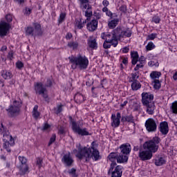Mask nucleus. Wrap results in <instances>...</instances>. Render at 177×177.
I'll return each instance as SVG.
<instances>
[{
    "mask_svg": "<svg viewBox=\"0 0 177 177\" xmlns=\"http://www.w3.org/2000/svg\"><path fill=\"white\" fill-rule=\"evenodd\" d=\"M0 132L3 133V148L6 150L8 153H10L12 151L10 147L15 146V138L10 135L9 131H6V129L3 127V124L2 123L0 125Z\"/></svg>",
    "mask_w": 177,
    "mask_h": 177,
    "instance_id": "f257e3e1",
    "label": "nucleus"
},
{
    "mask_svg": "<svg viewBox=\"0 0 177 177\" xmlns=\"http://www.w3.org/2000/svg\"><path fill=\"white\" fill-rule=\"evenodd\" d=\"M23 106V100L21 99L13 100L12 103L6 109L8 116L10 118H16L20 115L21 113V107Z\"/></svg>",
    "mask_w": 177,
    "mask_h": 177,
    "instance_id": "f03ea898",
    "label": "nucleus"
},
{
    "mask_svg": "<svg viewBox=\"0 0 177 177\" xmlns=\"http://www.w3.org/2000/svg\"><path fill=\"white\" fill-rule=\"evenodd\" d=\"M69 62L71 64L72 70H75L77 67L80 70H84L88 67V58L83 57L81 55H78L77 57L71 56L68 57Z\"/></svg>",
    "mask_w": 177,
    "mask_h": 177,
    "instance_id": "7ed1b4c3",
    "label": "nucleus"
},
{
    "mask_svg": "<svg viewBox=\"0 0 177 177\" xmlns=\"http://www.w3.org/2000/svg\"><path fill=\"white\" fill-rule=\"evenodd\" d=\"M73 153L80 161L83 158H86V161H88V158H89V148L83 147L80 143L76 144V149L73 150Z\"/></svg>",
    "mask_w": 177,
    "mask_h": 177,
    "instance_id": "20e7f679",
    "label": "nucleus"
},
{
    "mask_svg": "<svg viewBox=\"0 0 177 177\" xmlns=\"http://www.w3.org/2000/svg\"><path fill=\"white\" fill-rule=\"evenodd\" d=\"M161 142V138L158 136L153 137L151 140H149L145 142L143 145V147L145 150H148L153 153H157L158 151V149L160 147V142Z\"/></svg>",
    "mask_w": 177,
    "mask_h": 177,
    "instance_id": "39448f33",
    "label": "nucleus"
},
{
    "mask_svg": "<svg viewBox=\"0 0 177 177\" xmlns=\"http://www.w3.org/2000/svg\"><path fill=\"white\" fill-rule=\"evenodd\" d=\"M34 91L36 95L42 96L46 103H49V102H50V98H49V95H48V90L46 89V87L44 86V83L41 82H35Z\"/></svg>",
    "mask_w": 177,
    "mask_h": 177,
    "instance_id": "423d86ee",
    "label": "nucleus"
},
{
    "mask_svg": "<svg viewBox=\"0 0 177 177\" xmlns=\"http://www.w3.org/2000/svg\"><path fill=\"white\" fill-rule=\"evenodd\" d=\"M32 26H28L26 29V35H30V37H42L44 31L41 28V24L38 22H34Z\"/></svg>",
    "mask_w": 177,
    "mask_h": 177,
    "instance_id": "0eeeda50",
    "label": "nucleus"
},
{
    "mask_svg": "<svg viewBox=\"0 0 177 177\" xmlns=\"http://www.w3.org/2000/svg\"><path fill=\"white\" fill-rule=\"evenodd\" d=\"M107 161L115 162L118 164H124V162H128V157L127 156H122L119 154L118 152H111L106 157Z\"/></svg>",
    "mask_w": 177,
    "mask_h": 177,
    "instance_id": "6e6552de",
    "label": "nucleus"
},
{
    "mask_svg": "<svg viewBox=\"0 0 177 177\" xmlns=\"http://www.w3.org/2000/svg\"><path fill=\"white\" fill-rule=\"evenodd\" d=\"M69 121L73 132L78 133V135H81V136H88V135H89V132L85 129H81L78 122H77L71 116H69Z\"/></svg>",
    "mask_w": 177,
    "mask_h": 177,
    "instance_id": "1a4fd4ad",
    "label": "nucleus"
},
{
    "mask_svg": "<svg viewBox=\"0 0 177 177\" xmlns=\"http://www.w3.org/2000/svg\"><path fill=\"white\" fill-rule=\"evenodd\" d=\"M110 169L109 172H111V177H122V166L118 165L117 162H111Z\"/></svg>",
    "mask_w": 177,
    "mask_h": 177,
    "instance_id": "9d476101",
    "label": "nucleus"
},
{
    "mask_svg": "<svg viewBox=\"0 0 177 177\" xmlns=\"http://www.w3.org/2000/svg\"><path fill=\"white\" fill-rule=\"evenodd\" d=\"M84 16L86 17L85 21H82V19H75V27L78 30H82L84 28V24H86L87 30H89V11H84Z\"/></svg>",
    "mask_w": 177,
    "mask_h": 177,
    "instance_id": "9b49d317",
    "label": "nucleus"
},
{
    "mask_svg": "<svg viewBox=\"0 0 177 177\" xmlns=\"http://www.w3.org/2000/svg\"><path fill=\"white\" fill-rule=\"evenodd\" d=\"M101 38L102 39L111 42L113 48H116L117 45H118V40L115 39V37L113 35V32H102L101 33Z\"/></svg>",
    "mask_w": 177,
    "mask_h": 177,
    "instance_id": "f8f14e48",
    "label": "nucleus"
},
{
    "mask_svg": "<svg viewBox=\"0 0 177 177\" xmlns=\"http://www.w3.org/2000/svg\"><path fill=\"white\" fill-rule=\"evenodd\" d=\"M145 125L147 132H156L157 131V122L153 118H148L145 121Z\"/></svg>",
    "mask_w": 177,
    "mask_h": 177,
    "instance_id": "ddd939ff",
    "label": "nucleus"
},
{
    "mask_svg": "<svg viewBox=\"0 0 177 177\" xmlns=\"http://www.w3.org/2000/svg\"><path fill=\"white\" fill-rule=\"evenodd\" d=\"M111 125L113 128H118L121 125V113H112L111 116Z\"/></svg>",
    "mask_w": 177,
    "mask_h": 177,
    "instance_id": "4468645a",
    "label": "nucleus"
},
{
    "mask_svg": "<svg viewBox=\"0 0 177 177\" xmlns=\"http://www.w3.org/2000/svg\"><path fill=\"white\" fill-rule=\"evenodd\" d=\"M141 102L143 106L154 102H153V100H154V95L151 94V93L143 92L141 94Z\"/></svg>",
    "mask_w": 177,
    "mask_h": 177,
    "instance_id": "2eb2a0df",
    "label": "nucleus"
},
{
    "mask_svg": "<svg viewBox=\"0 0 177 177\" xmlns=\"http://www.w3.org/2000/svg\"><path fill=\"white\" fill-rule=\"evenodd\" d=\"M121 153L120 156H127V160L129 158V154H131V151H132V147H131V144L125 143L122 144L120 147Z\"/></svg>",
    "mask_w": 177,
    "mask_h": 177,
    "instance_id": "dca6fc26",
    "label": "nucleus"
},
{
    "mask_svg": "<svg viewBox=\"0 0 177 177\" xmlns=\"http://www.w3.org/2000/svg\"><path fill=\"white\" fill-rule=\"evenodd\" d=\"M138 157L141 161H149L153 158V153L151 151L147 150L140 151Z\"/></svg>",
    "mask_w": 177,
    "mask_h": 177,
    "instance_id": "f3484780",
    "label": "nucleus"
},
{
    "mask_svg": "<svg viewBox=\"0 0 177 177\" xmlns=\"http://www.w3.org/2000/svg\"><path fill=\"white\" fill-rule=\"evenodd\" d=\"M10 24L5 21L0 23V37H6L8 32L10 30Z\"/></svg>",
    "mask_w": 177,
    "mask_h": 177,
    "instance_id": "a211bd4d",
    "label": "nucleus"
},
{
    "mask_svg": "<svg viewBox=\"0 0 177 177\" xmlns=\"http://www.w3.org/2000/svg\"><path fill=\"white\" fill-rule=\"evenodd\" d=\"M61 161L65 167H72L73 164H74V159H73V157L71 156V153L70 152L64 154Z\"/></svg>",
    "mask_w": 177,
    "mask_h": 177,
    "instance_id": "6ab92c4d",
    "label": "nucleus"
},
{
    "mask_svg": "<svg viewBox=\"0 0 177 177\" xmlns=\"http://www.w3.org/2000/svg\"><path fill=\"white\" fill-rule=\"evenodd\" d=\"M89 157L93 161H99L102 160V155L98 149L89 150Z\"/></svg>",
    "mask_w": 177,
    "mask_h": 177,
    "instance_id": "aec40b11",
    "label": "nucleus"
},
{
    "mask_svg": "<svg viewBox=\"0 0 177 177\" xmlns=\"http://www.w3.org/2000/svg\"><path fill=\"white\" fill-rule=\"evenodd\" d=\"M159 131L162 135H168L169 132V127L168 126V122L163 121L159 124Z\"/></svg>",
    "mask_w": 177,
    "mask_h": 177,
    "instance_id": "412c9836",
    "label": "nucleus"
},
{
    "mask_svg": "<svg viewBox=\"0 0 177 177\" xmlns=\"http://www.w3.org/2000/svg\"><path fill=\"white\" fill-rule=\"evenodd\" d=\"M18 169L21 176H24V175H28V174H30V166H28V163L26 165H19Z\"/></svg>",
    "mask_w": 177,
    "mask_h": 177,
    "instance_id": "4be33fe9",
    "label": "nucleus"
},
{
    "mask_svg": "<svg viewBox=\"0 0 177 177\" xmlns=\"http://www.w3.org/2000/svg\"><path fill=\"white\" fill-rule=\"evenodd\" d=\"M143 106L145 107L147 114H149V115H153L154 114V111H156V104L154 102H151Z\"/></svg>",
    "mask_w": 177,
    "mask_h": 177,
    "instance_id": "5701e85b",
    "label": "nucleus"
},
{
    "mask_svg": "<svg viewBox=\"0 0 177 177\" xmlns=\"http://www.w3.org/2000/svg\"><path fill=\"white\" fill-rule=\"evenodd\" d=\"M130 56L131 59L132 66H136V64H138V62H139V53H138V51H131Z\"/></svg>",
    "mask_w": 177,
    "mask_h": 177,
    "instance_id": "b1692460",
    "label": "nucleus"
},
{
    "mask_svg": "<svg viewBox=\"0 0 177 177\" xmlns=\"http://www.w3.org/2000/svg\"><path fill=\"white\" fill-rule=\"evenodd\" d=\"M121 122L122 124H125V122H130L131 124H135V120L133 119V115H122L121 116Z\"/></svg>",
    "mask_w": 177,
    "mask_h": 177,
    "instance_id": "393cba45",
    "label": "nucleus"
},
{
    "mask_svg": "<svg viewBox=\"0 0 177 177\" xmlns=\"http://www.w3.org/2000/svg\"><path fill=\"white\" fill-rule=\"evenodd\" d=\"M112 34L113 35V37H115V39L118 41L120 38L122 37V28H121L120 26H118L112 31Z\"/></svg>",
    "mask_w": 177,
    "mask_h": 177,
    "instance_id": "a878e982",
    "label": "nucleus"
},
{
    "mask_svg": "<svg viewBox=\"0 0 177 177\" xmlns=\"http://www.w3.org/2000/svg\"><path fill=\"white\" fill-rule=\"evenodd\" d=\"M1 77L3 80H12L13 78V74L12 71L8 70H2L1 71Z\"/></svg>",
    "mask_w": 177,
    "mask_h": 177,
    "instance_id": "bb28decb",
    "label": "nucleus"
},
{
    "mask_svg": "<svg viewBox=\"0 0 177 177\" xmlns=\"http://www.w3.org/2000/svg\"><path fill=\"white\" fill-rule=\"evenodd\" d=\"M74 100L77 104H81V103H83L85 101V97H84V95L81 93H77L74 95Z\"/></svg>",
    "mask_w": 177,
    "mask_h": 177,
    "instance_id": "cd10ccee",
    "label": "nucleus"
},
{
    "mask_svg": "<svg viewBox=\"0 0 177 177\" xmlns=\"http://www.w3.org/2000/svg\"><path fill=\"white\" fill-rule=\"evenodd\" d=\"M80 2V6L83 9V12H89V0H79Z\"/></svg>",
    "mask_w": 177,
    "mask_h": 177,
    "instance_id": "c85d7f7f",
    "label": "nucleus"
},
{
    "mask_svg": "<svg viewBox=\"0 0 177 177\" xmlns=\"http://www.w3.org/2000/svg\"><path fill=\"white\" fill-rule=\"evenodd\" d=\"M97 24H99V20L97 19H92L91 21L89 22L90 30L89 31H95L97 30Z\"/></svg>",
    "mask_w": 177,
    "mask_h": 177,
    "instance_id": "c756f323",
    "label": "nucleus"
},
{
    "mask_svg": "<svg viewBox=\"0 0 177 177\" xmlns=\"http://www.w3.org/2000/svg\"><path fill=\"white\" fill-rule=\"evenodd\" d=\"M130 83H131V86L132 91H139V89L142 88V84H140V82H139V80L136 82H131Z\"/></svg>",
    "mask_w": 177,
    "mask_h": 177,
    "instance_id": "7c9ffc66",
    "label": "nucleus"
},
{
    "mask_svg": "<svg viewBox=\"0 0 177 177\" xmlns=\"http://www.w3.org/2000/svg\"><path fill=\"white\" fill-rule=\"evenodd\" d=\"M132 37V30L127 28L125 30H122V38H131Z\"/></svg>",
    "mask_w": 177,
    "mask_h": 177,
    "instance_id": "2f4dec72",
    "label": "nucleus"
},
{
    "mask_svg": "<svg viewBox=\"0 0 177 177\" xmlns=\"http://www.w3.org/2000/svg\"><path fill=\"white\" fill-rule=\"evenodd\" d=\"M139 71H136L131 74V77L129 79V82H133L136 81H139Z\"/></svg>",
    "mask_w": 177,
    "mask_h": 177,
    "instance_id": "473e14b6",
    "label": "nucleus"
},
{
    "mask_svg": "<svg viewBox=\"0 0 177 177\" xmlns=\"http://www.w3.org/2000/svg\"><path fill=\"white\" fill-rule=\"evenodd\" d=\"M161 75H162L161 72L153 71L150 73V78H151V80H153L154 81V80H159Z\"/></svg>",
    "mask_w": 177,
    "mask_h": 177,
    "instance_id": "72a5a7b5",
    "label": "nucleus"
},
{
    "mask_svg": "<svg viewBox=\"0 0 177 177\" xmlns=\"http://www.w3.org/2000/svg\"><path fill=\"white\" fill-rule=\"evenodd\" d=\"M118 21H120V20L118 19V18L113 19L111 20V21L108 23V26H109V28H110L111 30H113V28H114L116 26H118Z\"/></svg>",
    "mask_w": 177,
    "mask_h": 177,
    "instance_id": "f704fd0d",
    "label": "nucleus"
},
{
    "mask_svg": "<svg viewBox=\"0 0 177 177\" xmlns=\"http://www.w3.org/2000/svg\"><path fill=\"white\" fill-rule=\"evenodd\" d=\"M151 22L155 23V24H160L161 23V17L158 16V15H154L152 17Z\"/></svg>",
    "mask_w": 177,
    "mask_h": 177,
    "instance_id": "c9c22d12",
    "label": "nucleus"
},
{
    "mask_svg": "<svg viewBox=\"0 0 177 177\" xmlns=\"http://www.w3.org/2000/svg\"><path fill=\"white\" fill-rule=\"evenodd\" d=\"M89 48L96 50L97 49V42H96V39H93V40H89Z\"/></svg>",
    "mask_w": 177,
    "mask_h": 177,
    "instance_id": "e433bc0d",
    "label": "nucleus"
},
{
    "mask_svg": "<svg viewBox=\"0 0 177 177\" xmlns=\"http://www.w3.org/2000/svg\"><path fill=\"white\" fill-rule=\"evenodd\" d=\"M164 164H165V160L162 157L155 160V165H156V167H161V165H164Z\"/></svg>",
    "mask_w": 177,
    "mask_h": 177,
    "instance_id": "4c0bfd02",
    "label": "nucleus"
},
{
    "mask_svg": "<svg viewBox=\"0 0 177 177\" xmlns=\"http://www.w3.org/2000/svg\"><path fill=\"white\" fill-rule=\"evenodd\" d=\"M102 12L103 13H105L106 16H108L110 19H113V12L109 9V8L104 7L102 8Z\"/></svg>",
    "mask_w": 177,
    "mask_h": 177,
    "instance_id": "58836bf2",
    "label": "nucleus"
},
{
    "mask_svg": "<svg viewBox=\"0 0 177 177\" xmlns=\"http://www.w3.org/2000/svg\"><path fill=\"white\" fill-rule=\"evenodd\" d=\"M66 12H61L59 17L58 18V20H57L58 25L62 24V23H63V21H64V20H66Z\"/></svg>",
    "mask_w": 177,
    "mask_h": 177,
    "instance_id": "ea45409f",
    "label": "nucleus"
},
{
    "mask_svg": "<svg viewBox=\"0 0 177 177\" xmlns=\"http://www.w3.org/2000/svg\"><path fill=\"white\" fill-rule=\"evenodd\" d=\"M145 48L147 52H149L150 50H153V49H156V44L153 43V41H149Z\"/></svg>",
    "mask_w": 177,
    "mask_h": 177,
    "instance_id": "a19ab883",
    "label": "nucleus"
},
{
    "mask_svg": "<svg viewBox=\"0 0 177 177\" xmlns=\"http://www.w3.org/2000/svg\"><path fill=\"white\" fill-rule=\"evenodd\" d=\"M68 47L70 48L71 49H73V50H75V49H77V48H78V42L69 41L68 43Z\"/></svg>",
    "mask_w": 177,
    "mask_h": 177,
    "instance_id": "79ce46f5",
    "label": "nucleus"
},
{
    "mask_svg": "<svg viewBox=\"0 0 177 177\" xmlns=\"http://www.w3.org/2000/svg\"><path fill=\"white\" fill-rule=\"evenodd\" d=\"M18 160L19 161V165H27V158L24 156H19Z\"/></svg>",
    "mask_w": 177,
    "mask_h": 177,
    "instance_id": "37998d69",
    "label": "nucleus"
},
{
    "mask_svg": "<svg viewBox=\"0 0 177 177\" xmlns=\"http://www.w3.org/2000/svg\"><path fill=\"white\" fill-rule=\"evenodd\" d=\"M56 142V133H53L52 136L50 138L49 142L48 143V147L52 146L53 143Z\"/></svg>",
    "mask_w": 177,
    "mask_h": 177,
    "instance_id": "c03bdc74",
    "label": "nucleus"
},
{
    "mask_svg": "<svg viewBox=\"0 0 177 177\" xmlns=\"http://www.w3.org/2000/svg\"><path fill=\"white\" fill-rule=\"evenodd\" d=\"M68 174L71 175L72 177H78L77 174V169L75 168H72L68 171Z\"/></svg>",
    "mask_w": 177,
    "mask_h": 177,
    "instance_id": "a18cd8bd",
    "label": "nucleus"
},
{
    "mask_svg": "<svg viewBox=\"0 0 177 177\" xmlns=\"http://www.w3.org/2000/svg\"><path fill=\"white\" fill-rule=\"evenodd\" d=\"M54 111L55 114H60L62 111H63V104H59L57 106V107L54 108Z\"/></svg>",
    "mask_w": 177,
    "mask_h": 177,
    "instance_id": "49530a36",
    "label": "nucleus"
},
{
    "mask_svg": "<svg viewBox=\"0 0 177 177\" xmlns=\"http://www.w3.org/2000/svg\"><path fill=\"white\" fill-rule=\"evenodd\" d=\"M153 88L154 89H160L161 88V82H160L159 80H153Z\"/></svg>",
    "mask_w": 177,
    "mask_h": 177,
    "instance_id": "de8ad7c7",
    "label": "nucleus"
},
{
    "mask_svg": "<svg viewBox=\"0 0 177 177\" xmlns=\"http://www.w3.org/2000/svg\"><path fill=\"white\" fill-rule=\"evenodd\" d=\"M170 109L173 114H177V101H175L174 102L172 103Z\"/></svg>",
    "mask_w": 177,
    "mask_h": 177,
    "instance_id": "09e8293b",
    "label": "nucleus"
},
{
    "mask_svg": "<svg viewBox=\"0 0 177 177\" xmlns=\"http://www.w3.org/2000/svg\"><path fill=\"white\" fill-rule=\"evenodd\" d=\"M14 56H15V52H13V50H11L8 52V53L7 55V59L12 62V60H13V59H15Z\"/></svg>",
    "mask_w": 177,
    "mask_h": 177,
    "instance_id": "8fccbe9b",
    "label": "nucleus"
},
{
    "mask_svg": "<svg viewBox=\"0 0 177 177\" xmlns=\"http://www.w3.org/2000/svg\"><path fill=\"white\" fill-rule=\"evenodd\" d=\"M157 33H151L147 37V41H154L157 38Z\"/></svg>",
    "mask_w": 177,
    "mask_h": 177,
    "instance_id": "3c124183",
    "label": "nucleus"
},
{
    "mask_svg": "<svg viewBox=\"0 0 177 177\" xmlns=\"http://www.w3.org/2000/svg\"><path fill=\"white\" fill-rule=\"evenodd\" d=\"M122 60V64L124 66H128V57L120 56V62Z\"/></svg>",
    "mask_w": 177,
    "mask_h": 177,
    "instance_id": "603ef678",
    "label": "nucleus"
},
{
    "mask_svg": "<svg viewBox=\"0 0 177 177\" xmlns=\"http://www.w3.org/2000/svg\"><path fill=\"white\" fill-rule=\"evenodd\" d=\"M97 147H99V144L96 141H93L91 142L89 150H97Z\"/></svg>",
    "mask_w": 177,
    "mask_h": 177,
    "instance_id": "864d4df0",
    "label": "nucleus"
},
{
    "mask_svg": "<svg viewBox=\"0 0 177 177\" xmlns=\"http://www.w3.org/2000/svg\"><path fill=\"white\" fill-rule=\"evenodd\" d=\"M15 66H16L17 68H18V70H21L23 68V67H24V63H23V62H21V61H17L15 63Z\"/></svg>",
    "mask_w": 177,
    "mask_h": 177,
    "instance_id": "5fc2aeb1",
    "label": "nucleus"
},
{
    "mask_svg": "<svg viewBox=\"0 0 177 177\" xmlns=\"http://www.w3.org/2000/svg\"><path fill=\"white\" fill-rule=\"evenodd\" d=\"M111 42L105 40L103 44V48L104 49H110L111 48Z\"/></svg>",
    "mask_w": 177,
    "mask_h": 177,
    "instance_id": "6e6d98bb",
    "label": "nucleus"
},
{
    "mask_svg": "<svg viewBox=\"0 0 177 177\" xmlns=\"http://www.w3.org/2000/svg\"><path fill=\"white\" fill-rule=\"evenodd\" d=\"M148 65L150 66V67H158V66H160V63H158V61L156 62H154V61H150L148 62Z\"/></svg>",
    "mask_w": 177,
    "mask_h": 177,
    "instance_id": "4d7b16f0",
    "label": "nucleus"
},
{
    "mask_svg": "<svg viewBox=\"0 0 177 177\" xmlns=\"http://www.w3.org/2000/svg\"><path fill=\"white\" fill-rule=\"evenodd\" d=\"M58 134L59 135H66V129L63 126H60L58 128Z\"/></svg>",
    "mask_w": 177,
    "mask_h": 177,
    "instance_id": "13d9d810",
    "label": "nucleus"
},
{
    "mask_svg": "<svg viewBox=\"0 0 177 177\" xmlns=\"http://www.w3.org/2000/svg\"><path fill=\"white\" fill-rule=\"evenodd\" d=\"M143 67H145V64H141L140 62L139 64H137L136 67L134 68V71H139V70H140V68H143Z\"/></svg>",
    "mask_w": 177,
    "mask_h": 177,
    "instance_id": "bf43d9fd",
    "label": "nucleus"
},
{
    "mask_svg": "<svg viewBox=\"0 0 177 177\" xmlns=\"http://www.w3.org/2000/svg\"><path fill=\"white\" fill-rule=\"evenodd\" d=\"M42 162H44V160H42V158L38 157L37 158V162H36V164L38 166V168L42 167Z\"/></svg>",
    "mask_w": 177,
    "mask_h": 177,
    "instance_id": "052dcab7",
    "label": "nucleus"
},
{
    "mask_svg": "<svg viewBox=\"0 0 177 177\" xmlns=\"http://www.w3.org/2000/svg\"><path fill=\"white\" fill-rule=\"evenodd\" d=\"M6 20L7 21V23H12V21H13V17H12V15H10V14L6 15Z\"/></svg>",
    "mask_w": 177,
    "mask_h": 177,
    "instance_id": "680f3d73",
    "label": "nucleus"
},
{
    "mask_svg": "<svg viewBox=\"0 0 177 177\" xmlns=\"http://www.w3.org/2000/svg\"><path fill=\"white\" fill-rule=\"evenodd\" d=\"M138 62L142 64H145L146 63V58H145V56L141 55L140 57H138Z\"/></svg>",
    "mask_w": 177,
    "mask_h": 177,
    "instance_id": "e2e57ef3",
    "label": "nucleus"
},
{
    "mask_svg": "<svg viewBox=\"0 0 177 177\" xmlns=\"http://www.w3.org/2000/svg\"><path fill=\"white\" fill-rule=\"evenodd\" d=\"M52 85H53L52 80L47 79L46 84V88H50L52 86Z\"/></svg>",
    "mask_w": 177,
    "mask_h": 177,
    "instance_id": "0e129e2a",
    "label": "nucleus"
},
{
    "mask_svg": "<svg viewBox=\"0 0 177 177\" xmlns=\"http://www.w3.org/2000/svg\"><path fill=\"white\" fill-rule=\"evenodd\" d=\"M41 115V113L39 111H36V112H32V117L35 119V120H38V118H39V116Z\"/></svg>",
    "mask_w": 177,
    "mask_h": 177,
    "instance_id": "69168bd1",
    "label": "nucleus"
},
{
    "mask_svg": "<svg viewBox=\"0 0 177 177\" xmlns=\"http://www.w3.org/2000/svg\"><path fill=\"white\" fill-rule=\"evenodd\" d=\"M121 52L122 53H128L129 52V46H125L121 48Z\"/></svg>",
    "mask_w": 177,
    "mask_h": 177,
    "instance_id": "338daca9",
    "label": "nucleus"
},
{
    "mask_svg": "<svg viewBox=\"0 0 177 177\" xmlns=\"http://www.w3.org/2000/svg\"><path fill=\"white\" fill-rule=\"evenodd\" d=\"M50 128V124H48V122H46L44 124V127L42 128V131H48Z\"/></svg>",
    "mask_w": 177,
    "mask_h": 177,
    "instance_id": "774afa93",
    "label": "nucleus"
}]
</instances>
